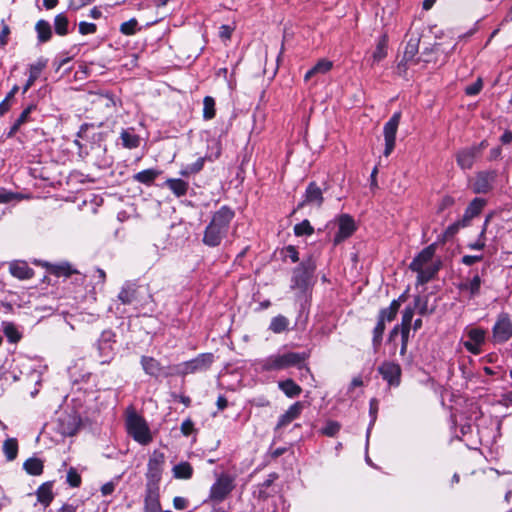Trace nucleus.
I'll return each mask as SVG.
<instances>
[{
    "mask_svg": "<svg viewBox=\"0 0 512 512\" xmlns=\"http://www.w3.org/2000/svg\"><path fill=\"white\" fill-rule=\"evenodd\" d=\"M235 488V477L228 473H221L210 487L209 500L214 503L223 502Z\"/></svg>",
    "mask_w": 512,
    "mask_h": 512,
    "instance_id": "nucleus-5",
    "label": "nucleus"
},
{
    "mask_svg": "<svg viewBox=\"0 0 512 512\" xmlns=\"http://www.w3.org/2000/svg\"><path fill=\"white\" fill-rule=\"evenodd\" d=\"M414 310L417 311V313L420 316H427L431 315L435 311V307L429 308L428 306V296H421L417 295L414 297L413 300V306Z\"/></svg>",
    "mask_w": 512,
    "mask_h": 512,
    "instance_id": "nucleus-36",
    "label": "nucleus"
},
{
    "mask_svg": "<svg viewBox=\"0 0 512 512\" xmlns=\"http://www.w3.org/2000/svg\"><path fill=\"white\" fill-rule=\"evenodd\" d=\"M483 259V255H464L462 257L461 262L467 266H471L476 262H479Z\"/></svg>",
    "mask_w": 512,
    "mask_h": 512,
    "instance_id": "nucleus-62",
    "label": "nucleus"
},
{
    "mask_svg": "<svg viewBox=\"0 0 512 512\" xmlns=\"http://www.w3.org/2000/svg\"><path fill=\"white\" fill-rule=\"evenodd\" d=\"M418 52V40H409L407 45H406V48H405V51H404V60L406 62H413L414 61V57L415 55L417 54Z\"/></svg>",
    "mask_w": 512,
    "mask_h": 512,
    "instance_id": "nucleus-50",
    "label": "nucleus"
},
{
    "mask_svg": "<svg viewBox=\"0 0 512 512\" xmlns=\"http://www.w3.org/2000/svg\"><path fill=\"white\" fill-rule=\"evenodd\" d=\"M69 20L65 13H59L54 18V29L55 33L59 36H65L68 34Z\"/></svg>",
    "mask_w": 512,
    "mask_h": 512,
    "instance_id": "nucleus-42",
    "label": "nucleus"
},
{
    "mask_svg": "<svg viewBox=\"0 0 512 512\" xmlns=\"http://www.w3.org/2000/svg\"><path fill=\"white\" fill-rule=\"evenodd\" d=\"M385 331V323L377 319L376 326L373 329L372 344L375 350L379 348L382 343L383 334Z\"/></svg>",
    "mask_w": 512,
    "mask_h": 512,
    "instance_id": "nucleus-48",
    "label": "nucleus"
},
{
    "mask_svg": "<svg viewBox=\"0 0 512 512\" xmlns=\"http://www.w3.org/2000/svg\"><path fill=\"white\" fill-rule=\"evenodd\" d=\"M289 326V319L286 316L279 314L271 319L268 330L275 334H281L288 331Z\"/></svg>",
    "mask_w": 512,
    "mask_h": 512,
    "instance_id": "nucleus-32",
    "label": "nucleus"
},
{
    "mask_svg": "<svg viewBox=\"0 0 512 512\" xmlns=\"http://www.w3.org/2000/svg\"><path fill=\"white\" fill-rule=\"evenodd\" d=\"M81 425V418L76 412L61 413L55 423V429L62 436H73Z\"/></svg>",
    "mask_w": 512,
    "mask_h": 512,
    "instance_id": "nucleus-12",
    "label": "nucleus"
},
{
    "mask_svg": "<svg viewBox=\"0 0 512 512\" xmlns=\"http://www.w3.org/2000/svg\"><path fill=\"white\" fill-rule=\"evenodd\" d=\"M120 138L125 148L134 149L140 145V137L129 129L123 130Z\"/></svg>",
    "mask_w": 512,
    "mask_h": 512,
    "instance_id": "nucleus-40",
    "label": "nucleus"
},
{
    "mask_svg": "<svg viewBox=\"0 0 512 512\" xmlns=\"http://www.w3.org/2000/svg\"><path fill=\"white\" fill-rule=\"evenodd\" d=\"M435 254V244L425 247L409 264L410 270H420V267L431 264Z\"/></svg>",
    "mask_w": 512,
    "mask_h": 512,
    "instance_id": "nucleus-21",
    "label": "nucleus"
},
{
    "mask_svg": "<svg viewBox=\"0 0 512 512\" xmlns=\"http://www.w3.org/2000/svg\"><path fill=\"white\" fill-rule=\"evenodd\" d=\"M161 174V171L155 168L145 169L133 176V179L141 184L150 186L155 179Z\"/></svg>",
    "mask_w": 512,
    "mask_h": 512,
    "instance_id": "nucleus-30",
    "label": "nucleus"
},
{
    "mask_svg": "<svg viewBox=\"0 0 512 512\" xmlns=\"http://www.w3.org/2000/svg\"><path fill=\"white\" fill-rule=\"evenodd\" d=\"M440 261L420 267V270H412L417 273V285H424L434 279L440 269Z\"/></svg>",
    "mask_w": 512,
    "mask_h": 512,
    "instance_id": "nucleus-23",
    "label": "nucleus"
},
{
    "mask_svg": "<svg viewBox=\"0 0 512 512\" xmlns=\"http://www.w3.org/2000/svg\"><path fill=\"white\" fill-rule=\"evenodd\" d=\"M486 205V200L483 198H474L466 207L463 216L455 223L448 227V231L455 232L460 228H465L470 225L471 220L477 217Z\"/></svg>",
    "mask_w": 512,
    "mask_h": 512,
    "instance_id": "nucleus-11",
    "label": "nucleus"
},
{
    "mask_svg": "<svg viewBox=\"0 0 512 512\" xmlns=\"http://www.w3.org/2000/svg\"><path fill=\"white\" fill-rule=\"evenodd\" d=\"M233 28L229 25H222L219 28V36L222 40H229L231 38Z\"/></svg>",
    "mask_w": 512,
    "mask_h": 512,
    "instance_id": "nucleus-64",
    "label": "nucleus"
},
{
    "mask_svg": "<svg viewBox=\"0 0 512 512\" xmlns=\"http://www.w3.org/2000/svg\"><path fill=\"white\" fill-rule=\"evenodd\" d=\"M164 185L177 197L185 196L189 188V184L180 178H169Z\"/></svg>",
    "mask_w": 512,
    "mask_h": 512,
    "instance_id": "nucleus-29",
    "label": "nucleus"
},
{
    "mask_svg": "<svg viewBox=\"0 0 512 512\" xmlns=\"http://www.w3.org/2000/svg\"><path fill=\"white\" fill-rule=\"evenodd\" d=\"M194 431V423L193 421L188 418V419H185L182 424H181V432L184 436H189L193 433Z\"/></svg>",
    "mask_w": 512,
    "mask_h": 512,
    "instance_id": "nucleus-60",
    "label": "nucleus"
},
{
    "mask_svg": "<svg viewBox=\"0 0 512 512\" xmlns=\"http://www.w3.org/2000/svg\"><path fill=\"white\" fill-rule=\"evenodd\" d=\"M5 335L11 342H17L20 340L21 335L13 325H8L4 329Z\"/></svg>",
    "mask_w": 512,
    "mask_h": 512,
    "instance_id": "nucleus-59",
    "label": "nucleus"
},
{
    "mask_svg": "<svg viewBox=\"0 0 512 512\" xmlns=\"http://www.w3.org/2000/svg\"><path fill=\"white\" fill-rule=\"evenodd\" d=\"M78 27H79V33L81 35H90V34L96 33V31H97L96 24L86 22V21H81L79 23Z\"/></svg>",
    "mask_w": 512,
    "mask_h": 512,
    "instance_id": "nucleus-56",
    "label": "nucleus"
},
{
    "mask_svg": "<svg viewBox=\"0 0 512 512\" xmlns=\"http://www.w3.org/2000/svg\"><path fill=\"white\" fill-rule=\"evenodd\" d=\"M387 55V52H386V40L385 38L381 39L374 52H373V55H372V58H373V62L374 63H377V62H380L382 59H384Z\"/></svg>",
    "mask_w": 512,
    "mask_h": 512,
    "instance_id": "nucleus-51",
    "label": "nucleus"
},
{
    "mask_svg": "<svg viewBox=\"0 0 512 512\" xmlns=\"http://www.w3.org/2000/svg\"><path fill=\"white\" fill-rule=\"evenodd\" d=\"M193 467L187 461H182L172 468L173 476L176 479H191L193 476Z\"/></svg>",
    "mask_w": 512,
    "mask_h": 512,
    "instance_id": "nucleus-35",
    "label": "nucleus"
},
{
    "mask_svg": "<svg viewBox=\"0 0 512 512\" xmlns=\"http://www.w3.org/2000/svg\"><path fill=\"white\" fill-rule=\"evenodd\" d=\"M141 287L131 281H126L117 296L118 300L123 305H140L142 301L140 299Z\"/></svg>",
    "mask_w": 512,
    "mask_h": 512,
    "instance_id": "nucleus-17",
    "label": "nucleus"
},
{
    "mask_svg": "<svg viewBox=\"0 0 512 512\" xmlns=\"http://www.w3.org/2000/svg\"><path fill=\"white\" fill-rule=\"evenodd\" d=\"M43 462L39 458L31 457L27 459L23 464V469L33 476H38L43 472Z\"/></svg>",
    "mask_w": 512,
    "mask_h": 512,
    "instance_id": "nucleus-39",
    "label": "nucleus"
},
{
    "mask_svg": "<svg viewBox=\"0 0 512 512\" xmlns=\"http://www.w3.org/2000/svg\"><path fill=\"white\" fill-rule=\"evenodd\" d=\"M414 313H415V310L412 306H410V305L406 306L402 312L400 326L411 327Z\"/></svg>",
    "mask_w": 512,
    "mask_h": 512,
    "instance_id": "nucleus-52",
    "label": "nucleus"
},
{
    "mask_svg": "<svg viewBox=\"0 0 512 512\" xmlns=\"http://www.w3.org/2000/svg\"><path fill=\"white\" fill-rule=\"evenodd\" d=\"M483 88V81L481 78H478L474 83L468 85L465 88V94L467 96H476L478 95Z\"/></svg>",
    "mask_w": 512,
    "mask_h": 512,
    "instance_id": "nucleus-55",
    "label": "nucleus"
},
{
    "mask_svg": "<svg viewBox=\"0 0 512 512\" xmlns=\"http://www.w3.org/2000/svg\"><path fill=\"white\" fill-rule=\"evenodd\" d=\"M302 410H303L302 402L298 401V402H295L294 404H292L288 408V410L279 417L277 425H276V430H279V429H282V428H285L286 426H288L292 421H294L295 419H297L300 416Z\"/></svg>",
    "mask_w": 512,
    "mask_h": 512,
    "instance_id": "nucleus-22",
    "label": "nucleus"
},
{
    "mask_svg": "<svg viewBox=\"0 0 512 512\" xmlns=\"http://www.w3.org/2000/svg\"><path fill=\"white\" fill-rule=\"evenodd\" d=\"M277 478L278 475L276 473L269 474L268 478L264 480L261 484H259L257 488L254 490V496L260 500L268 499L272 495L270 488L272 487L273 482Z\"/></svg>",
    "mask_w": 512,
    "mask_h": 512,
    "instance_id": "nucleus-28",
    "label": "nucleus"
},
{
    "mask_svg": "<svg viewBox=\"0 0 512 512\" xmlns=\"http://www.w3.org/2000/svg\"><path fill=\"white\" fill-rule=\"evenodd\" d=\"M214 362L212 353H201L197 357L176 366V373L181 376L207 371Z\"/></svg>",
    "mask_w": 512,
    "mask_h": 512,
    "instance_id": "nucleus-6",
    "label": "nucleus"
},
{
    "mask_svg": "<svg viewBox=\"0 0 512 512\" xmlns=\"http://www.w3.org/2000/svg\"><path fill=\"white\" fill-rule=\"evenodd\" d=\"M125 425L129 436L139 444L148 445L152 441L153 437L148 423L135 410L127 412Z\"/></svg>",
    "mask_w": 512,
    "mask_h": 512,
    "instance_id": "nucleus-3",
    "label": "nucleus"
},
{
    "mask_svg": "<svg viewBox=\"0 0 512 512\" xmlns=\"http://www.w3.org/2000/svg\"><path fill=\"white\" fill-rule=\"evenodd\" d=\"M205 162L206 157H199L194 163L184 166L180 170V175L183 177H189L199 173L203 169Z\"/></svg>",
    "mask_w": 512,
    "mask_h": 512,
    "instance_id": "nucleus-41",
    "label": "nucleus"
},
{
    "mask_svg": "<svg viewBox=\"0 0 512 512\" xmlns=\"http://www.w3.org/2000/svg\"><path fill=\"white\" fill-rule=\"evenodd\" d=\"M36 109L35 104H29L19 115V117L15 120L16 125H23L27 122H29L31 113Z\"/></svg>",
    "mask_w": 512,
    "mask_h": 512,
    "instance_id": "nucleus-53",
    "label": "nucleus"
},
{
    "mask_svg": "<svg viewBox=\"0 0 512 512\" xmlns=\"http://www.w3.org/2000/svg\"><path fill=\"white\" fill-rule=\"evenodd\" d=\"M37 500L47 507L52 502L54 495L52 493V484L50 482L43 483L36 491Z\"/></svg>",
    "mask_w": 512,
    "mask_h": 512,
    "instance_id": "nucleus-34",
    "label": "nucleus"
},
{
    "mask_svg": "<svg viewBox=\"0 0 512 512\" xmlns=\"http://www.w3.org/2000/svg\"><path fill=\"white\" fill-rule=\"evenodd\" d=\"M3 452L8 461L16 459L18 454V442L16 438H8L3 443Z\"/></svg>",
    "mask_w": 512,
    "mask_h": 512,
    "instance_id": "nucleus-43",
    "label": "nucleus"
},
{
    "mask_svg": "<svg viewBox=\"0 0 512 512\" xmlns=\"http://www.w3.org/2000/svg\"><path fill=\"white\" fill-rule=\"evenodd\" d=\"M324 202L323 190L317 185L316 182H310L303 194V199L298 203L297 209H301L306 205H312L320 208Z\"/></svg>",
    "mask_w": 512,
    "mask_h": 512,
    "instance_id": "nucleus-18",
    "label": "nucleus"
},
{
    "mask_svg": "<svg viewBox=\"0 0 512 512\" xmlns=\"http://www.w3.org/2000/svg\"><path fill=\"white\" fill-rule=\"evenodd\" d=\"M382 379L387 382L389 388H397L401 384L402 369L398 363L384 361L377 368Z\"/></svg>",
    "mask_w": 512,
    "mask_h": 512,
    "instance_id": "nucleus-14",
    "label": "nucleus"
},
{
    "mask_svg": "<svg viewBox=\"0 0 512 512\" xmlns=\"http://www.w3.org/2000/svg\"><path fill=\"white\" fill-rule=\"evenodd\" d=\"M115 345H116L115 332L110 329L104 330L100 334V336L97 339V342L95 344L96 349L98 351V356H99L102 364H108L113 360V358L116 354Z\"/></svg>",
    "mask_w": 512,
    "mask_h": 512,
    "instance_id": "nucleus-8",
    "label": "nucleus"
},
{
    "mask_svg": "<svg viewBox=\"0 0 512 512\" xmlns=\"http://www.w3.org/2000/svg\"><path fill=\"white\" fill-rule=\"evenodd\" d=\"M216 115L215 100L211 96H205L203 99V118L211 120Z\"/></svg>",
    "mask_w": 512,
    "mask_h": 512,
    "instance_id": "nucleus-46",
    "label": "nucleus"
},
{
    "mask_svg": "<svg viewBox=\"0 0 512 512\" xmlns=\"http://www.w3.org/2000/svg\"><path fill=\"white\" fill-rule=\"evenodd\" d=\"M165 455L163 452L154 450L149 457L146 472V487H159L162 478Z\"/></svg>",
    "mask_w": 512,
    "mask_h": 512,
    "instance_id": "nucleus-7",
    "label": "nucleus"
},
{
    "mask_svg": "<svg viewBox=\"0 0 512 512\" xmlns=\"http://www.w3.org/2000/svg\"><path fill=\"white\" fill-rule=\"evenodd\" d=\"M140 364L144 373L152 378L158 379L160 377L168 376L165 368L154 357L143 355L140 358Z\"/></svg>",
    "mask_w": 512,
    "mask_h": 512,
    "instance_id": "nucleus-19",
    "label": "nucleus"
},
{
    "mask_svg": "<svg viewBox=\"0 0 512 512\" xmlns=\"http://www.w3.org/2000/svg\"><path fill=\"white\" fill-rule=\"evenodd\" d=\"M120 32L126 36H131L137 33L138 31V21L135 18H131L130 20L123 22L120 25Z\"/></svg>",
    "mask_w": 512,
    "mask_h": 512,
    "instance_id": "nucleus-49",
    "label": "nucleus"
},
{
    "mask_svg": "<svg viewBox=\"0 0 512 512\" xmlns=\"http://www.w3.org/2000/svg\"><path fill=\"white\" fill-rule=\"evenodd\" d=\"M9 271L12 276L20 279L27 280L33 277L34 271L28 266L26 262L15 261L9 266Z\"/></svg>",
    "mask_w": 512,
    "mask_h": 512,
    "instance_id": "nucleus-27",
    "label": "nucleus"
},
{
    "mask_svg": "<svg viewBox=\"0 0 512 512\" xmlns=\"http://www.w3.org/2000/svg\"><path fill=\"white\" fill-rule=\"evenodd\" d=\"M512 338V320L508 313L502 312L492 327V342L504 344Z\"/></svg>",
    "mask_w": 512,
    "mask_h": 512,
    "instance_id": "nucleus-9",
    "label": "nucleus"
},
{
    "mask_svg": "<svg viewBox=\"0 0 512 512\" xmlns=\"http://www.w3.org/2000/svg\"><path fill=\"white\" fill-rule=\"evenodd\" d=\"M293 231L297 237L311 236L314 233V228L310 224L309 220L304 219L294 226Z\"/></svg>",
    "mask_w": 512,
    "mask_h": 512,
    "instance_id": "nucleus-47",
    "label": "nucleus"
},
{
    "mask_svg": "<svg viewBox=\"0 0 512 512\" xmlns=\"http://www.w3.org/2000/svg\"><path fill=\"white\" fill-rule=\"evenodd\" d=\"M159 487H146L144 512H160Z\"/></svg>",
    "mask_w": 512,
    "mask_h": 512,
    "instance_id": "nucleus-26",
    "label": "nucleus"
},
{
    "mask_svg": "<svg viewBox=\"0 0 512 512\" xmlns=\"http://www.w3.org/2000/svg\"><path fill=\"white\" fill-rule=\"evenodd\" d=\"M278 388L288 397L295 398L302 392V388L292 379H286L278 382Z\"/></svg>",
    "mask_w": 512,
    "mask_h": 512,
    "instance_id": "nucleus-33",
    "label": "nucleus"
},
{
    "mask_svg": "<svg viewBox=\"0 0 512 512\" xmlns=\"http://www.w3.org/2000/svg\"><path fill=\"white\" fill-rule=\"evenodd\" d=\"M47 60L40 58L35 63L29 65V77L22 88V93L25 94L32 87L35 81L40 77L43 69L47 65Z\"/></svg>",
    "mask_w": 512,
    "mask_h": 512,
    "instance_id": "nucleus-24",
    "label": "nucleus"
},
{
    "mask_svg": "<svg viewBox=\"0 0 512 512\" xmlns=\"http://www.w3.org/2000/svg\"><path fill=\"white\" fill-rule=\"evenodd\" d=\"M37 39L40 43L48 42L52 37L51 25L46 20H39L35 25Z\"/></svg>",
    "mask_w": 512,
    "mask_h": 512,
    "instance_id": "nucleus-37",
    "label": "nucleus"
},
{
    "mask_svg": "<svg viewBox=\"0 0 512 512\" xmlns=\"http://www.w3.org/2000/svg\"><path fill=\"white\" fill-rule=\"evenodd\" d=\"M338 231L333 238V244L335 246L342 243L344 240L353 235L356 231V224L352 216L349 214H341L337 218Z\"/></svg>",
    "mask_w": 512,
    "mask_h": 512,
    "instance_id": "nucleus-15",
    "label": "nucleus"
},
{
    "mask_svg": "<svg viewBox=\"0 0 512 512\" xmlns=\"http://www.w3.org/2000/svg\"><path fill=\"white\" fill-rule=\"evenodd\" d=\"M17 198H18V194L17 193L8 191V190H6L4 188L0 189V204L9 203V202H11V201H13L14 199H17Z\"/></svg>",
    "mask_w": 512,
    "mask_h": 512,
    "instance_id": "nucleus-58",
    "label": "nucleus"
},
{
    "mask_svg": "<svg viewBox=\"0 0 512 512\" xmlns=\"http://www.w3.org/2000/svg\"><path fill=\"white\" fill-rule=\"evenodd\" d=\"M332 67L333 63L330 60L320 59L311 69L306 72L304 80L308 81L317 74H326L332 69Z\"/></svg>",
    "mask_w": 512,
    "mask_h": 512,
    "instance_id": "nucleus-31",
    "label": "nucleus"
},
{
    "mask_svg": "<svg viewBox=\"0 0 512 512\" xmlns=\"http://www.w3.org/2000/svg\"><path fill=\"white\" fill-rule=\"evenodd\" d=\"M465 335L467 339L462 341L464 348L473 355L481 354L483 351L482 347L487 339L486 330L480 327H467Z\"/></svg>",
    "mask_w": 512,
    "mask_h": 512,
    "instance_id": "nucleus-10",
    "label": "nucleus"
},
{
    "mask_svg": "<svg viewBox=\"0 0 512 512\" xmlns=\"http://www.w3.org/2000/svg\"><path fill=\"white\" fill-rule=\"evenodd\" d=\"M235 217V212L227 205H223L213 213L209 224L206 226L202 242L204 245L214 248L221 245L228 235L230 224Z\"/></svg>",
    "mask_w": 512,
    "mask_h": 512,
    "instance_id": "nucleus-1",
    "label": "nucleus"
},
{
    "mask_svg": "<svg viewBox=\"0 0 512 512\" xmlns=\"http://www.w3.org/2000/svg\"><path fill=\"white\" fill-rule=\"evenodd\" d=\"M482 284V279L478 273H475L472 278L466 279L461 282L458 286L459 290L462 292H467L470 299H473L480 294V288Z\"/></svg>",
    "mask_w": 512,
    "mask_h": 512,
    "instance_id": "nucleus-25",
    "label": "nucleus"
},
{
    "mask_svg": "<svg viewBox=\"0 0 512 512\" xmlns=\"http://www.w3.org/2000/svg\"><path fill=\"white\" fill-rule=\"evenodd\" d=\"M378 400L376 398H372L369 402V416H370V423L367 428L366 432V448L368 447L369 437L372 430V427L374 426L376 419H377V413H378Z\"/></svg>",
    "mask_w": 512,
    "mask_h": 512,
    "instance_id": "nucleus-45",
    "label": "nucleus"
},
{
    "mask_svg": "<svg viewBox=\"0 0 512 512\" xmlns=\"http://www.w3.org/2000/svg\"><path fill=\"white\" fill-rule=\"evenodd\" d=\"M285 257L289 258L293 263L299 261V253L295 246L289 245L285 249Z\"/></svg>",
    "mask_w": 512,
    "mask_h": 512,
    "instance_id": "nucleus-61",
    "label": "nucleus"
},
{
    "mask_svg": "<svg viewBox=\"0 0 512 512\" xmlns=\"http://www.w3.org/2000/svg\"><path fill=\"white\" fill-rule=\"evenodd\" d=\"M400 120H401V112L397 111L384 124L383 135H384V141H385V148L383 151V155L385 157L390 156L395 148L396 134H397Z\"/></svg>",
    "mask_w": 512,
    "mask_h": 512,
    "instance_id": "nucleus-13",
    "label": "nucleus"
},
{
    "mask_svg": "<svg viewBox=\"0 0 512 512\" xmlns=\"http://www.w3.org/2000/svg\"><path fill=\"white\" fill-rule=\"evenodd\" d=\"M316 265L312 259L302 261L293 269L291 278V289H298L302 292L308 290L312 284V278Z\"/></svg>",
    "mask_w": 512,
    "mask_h": 512,
    "instance_id": "nucleus-4",
    "label": "nucleus"
},
{
    "mask_svg": "<svg viewBox=\"0 0 512 512\" xmlns=\"http://www.w3.org/2000/svg\"><path fill=\"white\" fill-rule=\"evenodd\" d=\"M20 374L26 375L28 378L31 379V381H34L36 384H39L41 382L40 370L29 359L26 360V363L22 364V369L20 370Z\"/></svg>",
    "mask_w": 512,
    "mask_h": 512,
    "instance_id": "nucleus-38",
    "label": "nucleus"
},
{
    "mask_svg": "<svg viewBox=\"0 0 512 512\" xmlns=\"http://www.w3.org/2000/svg\"><path fill=\"white\" fill-rule=\"evenodd\" d=\"M396 313L389 310L388 307L386 308H383L380 310L379 312V315H378V320L382 321V322H391L395 319L396 317Z\"/></svg>",
    "mask_w": 512,
    "mask_h": 512,
    "instance_id": "nucleus-57",
    "label": "nucleus"
},
{
    "mask_svg": "<svg viewBox=\"0 0 512 512\" xmlns=\"http://www.w3.org/2000/svg\"><path fill=\"white\" fill-rule=\"evenodd\" d=\"M342 425L335 420H327L323 427L319 429V434L327 437H335L340 432Z\"/></svg>",
    "mask_w": 512,
    "mask_h": 512,
    "instance_id": "nucleus-44",
    "label": "nucleus"
},
{
    "mask_svg": "<svg viewBox=\"0 0 512 512\" xmlns=\"http://www.w3.org/2000/svg\"><path fill=\"white\" fill-rule=\"evenodd\" d=\"M479 155V147H466L456 153V162L462 170L471 169Z\"/></svg>",
    "mask_w": 512,
    "mask_h": 512,
    "instance_id": "nucleus-20",
    "label": "nucleus"
},
{
    "mask_svg": "<svg viewBox=\"0 0 512 512\" xmlns=\"http://www.w3.org/2000/svg\"><path fill=\"white\" fill-rule=\"evenodd\" d=\"M497 178V171L485 170L476 174L472 184V190L476 194H486L493 189V184Z\"/></svg>",
    "mask_w": 512,
    "mask_h": 512,
    "instance_id": "nucleus-16",
    "label": "nucleus"
},
{
    "mask_svg": "<svg viewBox=\"0 0 512 512\" xmlns=\"http://www.w3.org/2000/svg\"><path fill=\"white\" fill-rule=\"evenodd\" d=\"M173 506L176 510H183L188 507V500L181 496H176L173 499Z\"/></svg>",
    "mask_w": 512,
    "mask_h": 512,
    "instance_id": "nucleus-63",
    "label": "nucleus"
},
{
    "mask_svg": "<svg viewBox=\"0 0 512 512\" xmlns=\"http://www.w3.org/2000/svg\"><path fill=\"white\" fill-rule=\"evenodd\" d=\"M66 480L71 487H79L81 484V476L75 468H70L67 472Z\"/></svg>",
    "mask_w": 512,
    "mask_h": 512,
    "instance_id": "nucleus-54",
    "label": "nucleus"
},
{
    "mask_svg": "<svg viewBox=\"0 0 512 512\" xmlns=\"http://www.w3.org/2000/svg\"><path fill=\"white\" fill-rule=\"evenodd\" d=\"M307 358L308 354L305 352L276 353L260 360L258 366L262 372L281 371L291 367L298 369L305 367L309 371V368L305 365Z\"/></svg>",
    "mask_w": 512,
    "mask_h": 512,
    "instance_id": "nucleus-2",
    "label": "nucleus"
}]
</instances>
